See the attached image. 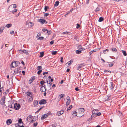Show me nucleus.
<instances>
[{"instance_id":"nucleus-1","label":"nucleus","mask_w":127,"mask_h":127,"mask_svg":"<svg viewBox=\"0 0 127 127\" xmlns=\"http://www.w3.org/2000/svg\"><path fill=\"white\" fill-rule=\"evenodd\" d=\"M21 107L19 103H15L14 105V108L15 110H19Z\"/></svg>"},{"instance_id":"nucleus-2","label":"nucleus","mask_w":127,"mask_h":127,"mask_svg":"<svg viewBox=\"0 0 127 127\" xmlns=\"http://www.w3.org/2000/svg\"><path fill=\"white\" fill-rule=\"evenodd\" d=\"M92 114L91 115L92 117H95V115L98 112V110L94 109L92 111Z\"/></svg>"},{"instance_id":"nucleus-3","label":"nucleus","mask_w":127,"mask_h":127,"mask_svg":"<svg viewBox=\"0 0 127 127\" xmlns=\"http://www.w3.org/2000/svg\"><path fill=\"white\" fill-rule=\"evenodd\" d=\"M18 63H19V62L18 61L14 62H12L11 63V65L12 67H17L18 64H18Z\"/></svg>"},{"instance_id":"nucleus-4","label":"nucleus","mask_w":127,"mask_h":127,"mask_svg":"<svg viewBox=\"0 0 127 127\" xmlns=\"http://www.w3.org/2000/svg\"><path fill=\"white\" fill-rule=\"evenodd\" d=\"M83 64H78L77 66H76V69L77 70H81V68H82V67L84 66Z\"/></svg>"},{"instance_id":"nucleus-5","label":"nucleus","mask_w":127,"mask_h":127,"mask_svg":"<svg viewBox=\"0 0 127 127\" xmlns=\"http://www.w3.org/2000/svg\"><path fill=\"white\" fill-rule=\"evenodd\" d=\"M38 21L39 22L42 24L44 23L46 24L47 23V22L45 20L43 19H38Z\"/></svg>"},{"instance_id":"nucleus-6","label":"nucleus","mask_w":127,"mask_h":127,"mask_svg":"<svg viewBox=\"0 0 127 127\" xmlns=\"http://www.w3.org/2000/svg\"><path fill=\"white\" fill-rule=\"evenodd\" d=\"M26 25H28L29 27L30 28H31L34 25V23L31 22H29L27 21L26 23Z\"/></svg>"},{"instance_id":"nucleus-7","label":"nucleus","mask_w":127,"mask_h":127,"mask_svg":"<svg viewBox=\"0 0 127 127\" xmlns=\"http://www.w3.org/2000/svg\"><path fill=\"white\" fill-rule=\"evenodd\" d=\"M66 99L67 101L66 102V106H67L70 104V99L69 96H67L66 97Z\"/></svg>"},{"instance_id":"nucleus-8","label":"nucleus","mask_w":127,"mask_h":127,"mask_svg":"<svg viewBox=\"0 0 127 127\" xmlns=\"http://www.w3.org/2000/svg\"><path fill=\"white\" fill-rule=\"evenodd\" d=\"M85 111L84 109L83 108L79 109L78 110V113L80 114H83Z\"/></svg>"},{"instance_id":"nucleus-9","label":"nucleus","mask_w":127,"mask_h":127,"mask_svg":"<svg viewBox=\"0 0 127 127\" xmlns=\"http://www.w3.org/2000/svg\"><path fill=\"white\" fill-rule=\"evenodd\" d=\"M46 100L44 99H42L40 100L39 103L40 104H44L46 103Z\"/></svg>"},{"instance_id":"nucleus-10","label":"nucleus","mask_w":127,"mask_h":127,"mask_svg":"<svg viewBox=\"0 0 127 127\" xmlns=\"http://www.w3.org/2000/svg\"><path fill=\"white\" fill-rule=\"evenodd\" d=\"M5 99V97L1 98L0 101V104L1 105H3L4 104Z\"/></svg>"},{"instance_id":"nucleus-11","label":"nucleus","mask_w":127,"mask_h":127,"mask_svg":"<svg viewBox=\"0 0 127 127\" xmlns=\"http://www.w3.org/2000/svg\"><path fill=\"white\" fill-rule=\"evenodd\" d=\"M35 77L32 76V77L29 80V84H31L33 81V80L35 79Z\"/></svg>"},{"instance_id":"nucleus-12","label":"nucleus","mask_w":127,"mask_h":127,"mask_svg":"<svg viewBox=\"0 0 127 127\" xmlns=\"http://www.w3.org/2000/svg\"><path fill=\"white\" fill-rule=\"evenodd\" d=\"M32 118V116L31 115H29L28 117L27 118V120L29 122H30V121H31V120Z\"/></svg>"},{"instance_id":"nucleus-13","label":"nucleus","mask_w":127,"mask_h":127,"mask_svg":"<svg viewBox=\"0 0 127 127\" xmlns=\"http://www.w3.org/2000/svg\"><path fill=\"white\" fill-rule=\"evenodd\" d=\"M47 117H48L47 115L46 114H45L42 116L41 119V120H43L46 118Z\"/></svg>"},{"instance_id":"nucleus-14","label":"nucleus","mask_w":127,"mask_h":127,"mask_svg":"<svg viewBox=\"0 0 127 127\" xmlns=\"http://www.w3.org/2000/svg\"><path fill=\"white\" fill-rule=\"evenodd\" d=\"M12 123V121L11 119H8L6 121V124L8 125H10Z\"/></svg>"},{"instance_id":"nucleus-15","label":"nucleus","mask_w":127,"mask_h":127,"mask_svg":"<svg viewBox=\"0 0 127 127\" xmlns=\"http://www.w3.org/2000/svg\"><path fill=\"white\" fill-rule=\"evenodd\" d=\"M64 111H63L62 110L60 111L57 112V114L58 116H60L61 115L63 114L64 113Z\"/></svg>"},{"instance_id":"nucleus-16","label":"nucleus","mask_w":127,"mask_h":127,"mask_svg":"<svg viewBox=\"0 0 127 127\" xmlns=\"http://www.w3.org/2000/svg\"><path fill=\"white\" fill-rule=\"evenodd\" d=\"M38 102L37 100H35L33 102V104L34 106H36L38 104Z\"/></svg>"},{"instance_id":"nucleus-17","label":"nucleus","mask_w":127,"mask_h":127,"mask_svg":"<svg viewBox=\"0 0 127 127\" xmlns=\"http://www.w3.org/2000/svg\"><path fill=\"white\" fill-rule=\"evenodd\" d=\"M40 91L42 92H44L46 91V89L45 88H43V87H41L40 88Z\"/></svg>"},{"instance_id":"nucleus-18","label":"nucleus","mask_w":127,"mask_h":127,"mask_svg":"<svg viewBox=\"0 0 127 127\" xmlns=\"http://www.w3.org/2000/svg\"><path fill=\"white\" fill-rule=\"evenodd\" d=\"M19 68H17L15 69L14 70V73L15 74H17L19 72Z\"/></svg>"},{"instance_id":"nucleus-19","label":"nucleus","mask_w":127,"mask_h":127,"mask_svg":"<svg viewBox=\"0 0 127 127\" xmlns=\"http://www.w3.org/2000/svg\"><path fill=\"white\" fill-rule=\"evenodd\" d=\"M65 96V95L64 94H61L59 96V98L61 99L64 97Z\"/></svg>"},{"instance_id":"nucleus-20","label":"nucleus","mask_w":127,"mask_h":127,"mask_svg":"<svg viewBox=\"0 0 127 127\" xmlns=\"http://www.w3.org/2000/svg\"><path fill=\"white\" fill-rule=\"evenodd\" d=\"M27 95L31 97V96H32L31 95H32V94L30 92H27L26 93Z\"/></svg>"},{"instance_id":"nucleus-21","label":"nucleus","mask_w":127,"mask_h":127,"mask_svg":"<svg viewBox=\"0 0 127 127\" xmlns=\"http://www.w3.org/2000/svg\"><path fill=\"white\" fill-rule=\"evenodd\" d=\"M59 1H57L55 2V4L54 5V7L57 6L59 5Z\"/></svg>"},{"instance_id":"nucleus-22","label":"nucleus","mask_w":127,"mask_h":127,"mask_svg":"<svg viewBox=\"0 0 127 127\" xmlns=\"http://www.w3.org/2000/svg\"><path fill=\"white\" fill-rule=\"evenodd\" d=\"M40 55L39 56V57H42L44 55V52H40Z\"/></svg>"},{"instance_id":"nucleus-23","label":"nucleus","mask_w":127,"mask_h":127,"mask_svg":"<svg viewBox=\"0 0 127 127\" xmlns=\"http://www.w3.org/2000/svg\"><path fill=\"white\" fill-rule=\"evenodd\" d=\"M122 52L123 53V55L125 56H126L127 55V53L126 51L124 50H122Z\"/></svg>"},{"instance_id":"nucleus-24","label":"nucleus","mask_w":127,"mask_h":127,"mask_svg":"<svg viewBox=\"0 0 127 127\" xmlns=\"http://www.w3.org/2000/svg\"><path fill=\"white\" fill-rule=\"evenodd\" d=\"M111 50L113 52H116L117 51V50L116 48L113 47L111 48Z\"/></svg>"},{"instance_id":"nucleus-25","label":"nucleus","mask_w":127,"mask_h":127,"mask_svg":"<svg viewBox=\"0 0 127 127\" xmlns=\"http://www.w3.org/2000/svg\"><path fill=\"white\" fill-rule=\"evenodd\" d=\"M4 28V27H1L0 28V34H1Z\"/></svg>"},{"instance_id":"nucleus-26","label":"nucleus","mask_w":127,"mask_h":127,"mask_svg":"<svg viewBox=\"0 0 127 127\" xmlns=\"http://www.w3.org/2000/svg\"><path fill=\"white\" fill-rule=\"evenodd\" d=\"M109 51V50L108 49H106L103 51V53L104 54H105L107 53Z\"/></svg>"},{"instance_id":"nucleus-27","label":"nucleus","mask_w":127,"mask_h":127,"mask_svg":"<svg viewBox=\"0 0 127 127\" xmlns=\"http://www.w3.org/2000/svg\"><path fill=\"white\" fill-rule=\"evenodd\" d=\"M110 87L111 89H112L113 88V83L112 82H110Z\"/></svg>"},{"instance_id":"nucleus-28","label":"nucleus","mask_w":127,"mask_h":127,"mask_svg":"<svg viewBox=\"0 0 127 127\" xmlns=\"http://www.w3.org/2000/svg\"><path fill=\"white\" fill-rule=\"evenodd\" d=\"M100 9V8L99 6H98L96 9L95 10V11L96 12H97L98 11H99Z\"/></svg>"},{"instance_id":"nucleus-29","label":"nucleus","mask_w":127,"mask_h":127,"mask_svg":"<svg viewBox=\"0 0 127 127\" xmlns=\"http://www.w3.org/2000/svg\"><path fill=\"white\" fill-rule=\"evenodd\" d=\"M103 20L104 19L103 17H100L98 20V21L99 22H101L102 21H103Z\"/></svg>"},{"instance_id":"nucleus-30","label":"nucleus","mask_w":127,"mask_h":127,"mask_svg":"<svg viewBox=\"0 0 127 127\" xmlns=\"http://www.w3.org/2000/svg\"><path fill=\"white\" fill-rule=\"evenodd\" d=\"M81 53V50H77L76 51V53L77 54H80Z\"/></svg>"},{"instance_id":"nucleus-31","label":"nucleus","mask_w":127,"mask_h":127,"mask_svg":"<svg viewBox=\"0 0 127 127\" xmlns=\"http://www.w3.org/2000/svg\"><path fill=\"white\" fill-rule=\"evenodd\" d=\"M33 98L32 96H31L30 98H29L28 99L29 102H31L32 101Z\"/></svg>"},{"instance_id":"nucleus-32","label":"nucleus","mask_w":127,"mask_h":127,"mask_svg":"<svg viewBox=\"0 0 127 127\" xmlns=\"http://www.w3.org/2000/svg\"><path fill=\"white\" fill-rule=\"evenodd\" d=\"M12 25L11 24H8L6 25L5 27L7 28H9Z\"/></svg>"},{"instance_id":"nucleus-33","label":"nucleus","mask_w":127,"mask_h":127,"mask_svg":"<svg viewBox=\"0 0 127 127\" xmlns=\"http://www.w3.org/2000/svg\"><path fill=\"white\" fill-rule=\"evenodd\" d=\"M3 87H2L1 88H0V95H2V92L3 91Z\"/></svg>"},{"instance_id":"nucleus-34","label":"nucleus","mask_w":127,"mask_h":127,"mask_svg":"<svg viewBox=\"0 0 127 127\" xmlns=\"http://www.w3.org/2000/svg\"><path fill=\"white\" fill-rule=\"evenodd\" d=\"M101 115V113L100 112L98 113H97L95 115V117H96L97 116H99L100 115Z\"/></svg>"},{"instance_id":"nucleus-35","label":"nucleus","mask_w":127,"mask_h":127,"mask_svg":"<svg viewBox=\"0 0 127 127\" xmlns=\"http://www.w3.org/2000/svg\"><path fill=\"white\" fill-rule=\"evenodd\" d=\"M36 119V117H34L32 119V120L31 121V123H33V122H34L35 121Z\"/></svg>"},{"instance_id":"nucleus-36","label":"nucleus","mask_w":127,"mask_h":127,"mask_svg":"<svg viewBox=\"0 0 127 127\" xmlns=\"http://www.w3.org/2000/svg\"><path fill=\"white\" fill-rule=\"evenodd\" d=\"M42 67L41 66H39L37 67V69L38 70H40L42 69Z\"/></svg>"},{"instance_id":"nucleus-37","label":"nucleus","mask_w":127,"mask_h":127,"mask_svg":"<svg viewBox=\"0 0 127 127\" xmlns=\"http://www.w3.org/2000/svg\"><path fill=\"white\" fill-rule=\"evenodd\" d=\"M57 52V51H53L51 53L52 55H56Z\"/></svg>"},{"instance_id":"nucleus-38","label":"nucleus","mask_w":127,"mask_h":127,"mask_svg":"<svg viewBox=\"0 0 127 127\" xmlns=\"http://www.w3.org/2000/svg\"><path fill=\"white\" fill-rule=\"evenodd\" d=\"M77 112L76 111H74V112H73V115L75 117L76 116H77Z\"/></svg>"},{"instance_id":"nucleus-39","label":"nucleus","mask_w":127,"mask_h":127,"mask_svg":"<svg viewBox=\"0 0 127 127\" xmlns=\"http://www.w3.org/2000/svg\"><path fill=\"white\" fill-rule=\"evenodd\" d=\"M18 123H20V124H21V123H23V122L22 121V119H21V118L20 119L18 120Z\"/></svg>"},{"instance_id":"nucleus-40","label":"nucleus","mask_w":127,"mask_h":127,"mask_svg":"<svg viewBox=\"0 0 127 127\" xmlns=\"http://www.w3.org/2000/svg\"><path fill=\"white\" fill-rule=\"evenodd\" d=\"M45 83L44 81H41L40 82V84L42 86Z\"/></svg>"},{"instance_id":"nucleus-41","label":"nucleus","mask_w":127,"mask_h":127,"mask_svg":"<svg viewBox=\"0 0 127 127\" xmlns=\"http://www.w3.org/2000/svg\"><path fill=\"white\" fill-rule=\"evenodd\" d=\"M47 84H48V86H49V87H50L51 86L52 83H51L50 82V83H49L48 81H47Z\"/></svg>"},{"instance_id":"nucleus-42","label":"nucleus","mask_w":127,"mask_h":127,"mask_svg":"<svg viewBox=\"0 0 127 127\" xmlns=\"http://www.w3.org/2000/svg\"><path fill=\"white\" fill-rule=\"evenodd\" d=\"M110 96H111V95H108L107 97V99H106V100H109V98L110 97Z\"/></svg>"},{"instance_id":"nucleus-43","label":"nucleus","mask_w":127,"mask_h":127,"mask_svg":"<svg viewBox=\"0 0 127 127\" xmlns=\"http://www.w3.org/2000/svg\"><path fill=\"white\" fill-rule=\"evenodd\" d=\"M42 71V70H39V71H38L37 72V74H38V75H39L41 73V72Z\"/></svg>"},{"instance_id":"nucleus-44","label":"nucleus","mask_w":127,"mask_h":127,"mask_svg":"<svg viewBox=\"0 0 127 127\" xmlns=\"http://www.w3.org/2000/svg\"><path fill=\"white\" fill-rule=\"evenodd\" d=\"M49 8V7L48 6H45L44 10L45 11H47V9Z\"/></svg>"},{"instance_id":"nucleus-45","label":"nucleus","mask_w":127,"mask_h":127,"mask_svg":"<svg viewBox=\"0 0 127 127\" xmlns=\"http://www.w3.org/2000/svg\"><path fill=\"white\" fill-rule=\"evenodd\" d=\"M13 5V8H16V4H14L12 5Z\"/></svg>"},{"instance_id":"nucleus-46","label":"nucleus","mask_w":127,"mask_h":127,"mask_svg":"<svg viewBox=\"0 0 127 127\" xmlns=\"http://www.w3.org/2000/svg\"><path fill=\"white\" fill-rule=\"evenodd\" d=\"M113 64L112 63H111L109 64V67H111L113 66Z\"/></svg>"},{"instance_id":"nucleus-47","label":"nucleus","mask_w":127,"mask_h":127,"mask_svg":"<svg viewBox=\"0 0 127 127\" xmlns=\"http://www.w3.org/2000/svg\"><path fill=\"white\" fill-rule=\"evenodd\" d=\"M37 122H36L35 123H34L33 124V126L34 127H36L37 126Z\"/></svg>"},{"instance_id":"nucleus-48","label":"nucleus","mask_w":127,"mask_h":127,"mask_svg":"<svg viewBox=\"0 0 127 127\" xmlns=\"http://www.w3.org/2000/svg\"><path fill=\"white\" fill-rule=\"evenodd\" d=\"M23 52L24 53H25L26 54H27L28 53V51L27 50H23Z\"/></svg>"},{"instance_id":"nucleus-49","label":"nucleus","mask_w":127,"mask_h":127,"mask_svg":"<svg viewBox=\"0 0 127 127\" xmlns=\"http://www.w3.org/2000/svg\"><path fill=\"white\" fill-rule=\"evenodd\" d=\"M17 11V9H14L12 11V13L13 14H14V12H16Z\"/></svg>"},{"instance_id":"nucleus-50","label":"nucleus","mask_w":127,"mask_h":127,"mask_svg":"<svg viewBox=\"0 0 127 127\" xmlns=\"http://www.w3.org/2000/svg\"><path fill=\"white\" fill-rule=\"evenodd\" d=\"M44 38L43 37H39L38 38V39L40 40H42Z\"/></svg>"},{"instance_id":"nucleus-51","label":"nucleus","mask_w":127,"mask_h":127,"mask_svg":"<svg viewBox=\"0 0 127 127\" xmlns=\"http://www.w3.org/2000/svg\"><path fill=\"white\" fill-rule=\"evenodd\" d=\"M46 114L47 115L48 117L49 116V115H52V113L51 112H49L46 113Z\"/></svg>"},{"instance_id":"nucleus-52","label":"nucleus","mask_w":127,"mask_h":127,"mask_svg":"<svg viewBox=\"0 0 127 127\" xmlns=\"http://www.w3.org/2000/svg\"><path fill=\"white\" fill-rule=\"evenodd\" d=\"M72 105H70L68 108H67V110L68 111L69 110L71 109L72 108Z\"/></svg>"},{"instance_id":"nucleus-53","label":"nucleus","mask_w":127,"mask_h":127,"mask_svg":"<svg viewBox=\"0 0 127 127\" xmlns=\"http://www.w3.org/2000/svg\"><path fill=\"white\" fill-rule=\"evenodd\" d=\"M77 26L76 27V28L77 29H78L80 27V25L79 24H77Z\"/></svg>"},{"instance_id":"nucleus-54","label":"nucleus","mask_w":127,"mask_h":127,"mask_svg":"<svg viewBox=\"0 0 127 127\" xmlns=\"http://www.w3.org/2000/svg\"><path fill=\"white\" fill-rule=\"evenodd\" d=\"M49 15V14L48 13H44V16H45L47 17V16H48Z\"/></svg>"},{"instance_id":"nucleus-55","label":"nucleus","mask_w":127,"mask_h":127,"mask_svg":"<svg viewBox=\"0 0 127 127\" xmlns=\"http://www.w3.org/2000/svg\"><path fill=\"white\" fill-rule=\"evenodd\" d=\"M42 31L43 32H45L46 31H47V30L46 29H45V28H44V29H42Z\"/></svg>"},{"instance_id":"nucleus-56","label":"nucleus","mask_w":127,"mask_h":127,"mask_svg":"<svg viewBox=\"0 0 127 127\" xmlns=\"http://www.w3.org/2000/svg\"><path fill=\"white\" fill-rule=\"evenodd\" d=\"M104 72L105 73L107 72H110V73H111V72L110 71V70L108 71L107 70H105L104 71Z\"/></svg>"},{"instance_id":"nucleus-57","label":"nucleus","mask_w":127,"mask_h":127,"mask_svg":"<svg viewBox=\"0 0 127 127\" xmlns=\"http://www.w3.org/2000/svg\"><path fill=\"white\" fill-rule=\"evenodd\" d=\"M41 35V34L40 33H38L37 35V36H36V37L37 38H38L39 37V36Z\"/></svg>"},{"instance_id":"nucleus-58","label":"nucleus","mask_w":127,"mask_h":127,"mask_svg":"<svg viewBox=\"0 0 127 127\" xmlns=\"http://www.w3.org/2000/svg\"><path fill=\"white\" fill-rule=\"evenodd\" d=\"M43 108V107H41L37 111V112H39L42 108Z\"/></svg>"},{"instance_id":"nucleus-59","label":"nucleus","mask_w":127,"mask_h":127,"mask_svg":"<svg viewBox=\"0 0 127 127\" xmlns=\"http://www.w3.org/2000/svg\"><path fill=\"white\" fill-rule=\"evenodd\" d=\"M82 46H81V45H79L78 47V49L80 50V49H81L82 48Z\"/></svg>"},{"instance_id":"nucleus-60","label":"nucleus","mask_w":127,"mask_h":127,"mask_svg":"<svg viewBox=\"0 0 127 127\" xmlns=\"http://www.w3.org/2000/svg\"><path fill=\"white\" fill-rule=\"evenodd\" d=\"M54 42V41L53 40H52L50 42V43L52 45L53 44Z\"/></svg>"},{"instance_id":"nucleus-61","label":"nucleus","mask_w":127,"mask_h":127,"mask_svg":"<svg viewBox=\"0 0 127 127\" xmlns=\"http://www.w3.org/2000/svg\"><path fill=\"white\" fill-rule=\"evenodd\" d=\"M68 33V32H64L63 33V34H67Z\"/></svg>"},{"instance_id":"nucleus-62","label":"nucleus","mask_w":127,"mask_h":127,"mask_svg":"<svg viewBox=\"0 0 127 127\" xmlns=\"http://www.w3.org/2000/svg\"><path fill=\"white\" fill-rule=\"evenodd\" d=\"M47 31V33L48 34H50L51 33V31Z\"/></svg>"},{"instance_id":"nucleus-63","label":"nucleus","mask_w":127,"mask_h":127,"mask_svg":"<svg viewBox=\"0 0 127 127\" xmlns=\"http://www.w3.org/2000/svg\"><path fill=\"white\" fill-rule=\"evenodd\" d=\"M63 58L62 57H61V59L60 61L62 63H63Z\"/></svg>"},{"instance_id":"nucleus-64","label":"nucleus","mask_w":127,"mask_h":127,"mask_svg":"<svg viewBox=\"0 0 127 127\" xmlns=\"http://www.w3.org/2000/svg\"><path fill=\"white\" fill-rule=\"evenodd\" d=\"M14 33V31H12L10 32V34H13Z\"/></svg>"}]
</instances>
